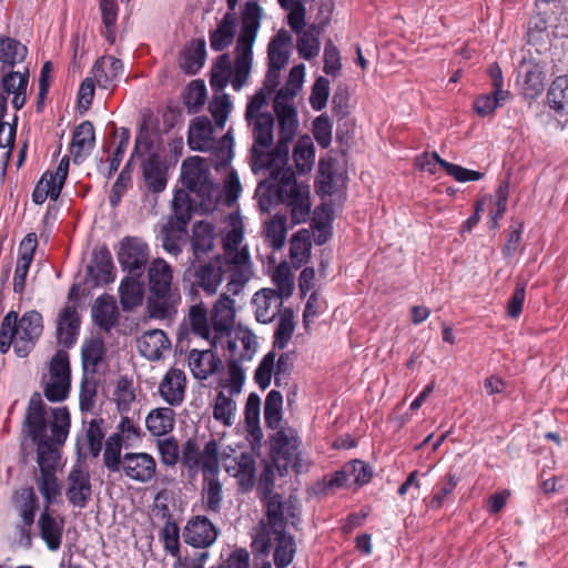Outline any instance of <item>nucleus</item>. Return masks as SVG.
Masks as SVG:
<instances>
[{
	"mask_svg": "<svg viewBox=\"0 0 568 568\" xmlns=\"http://www.w3.org/2000/svg\"><path fill=\"white\" fill-rule=\"evenodd\" d=\"M283 396L278 390H271L264 403V419L268 428L276 429L282 420Z\"/></svg>",
	"mask_w": 568,
	"mask_h": 568,
	"instance_id": "864d4df0",
	"label": "nucleus"
},
{
	"mask_svg": "<svg viewBox=\"0 0 568 568\" xmlns=\"http://www.w3.org/2000/svg\"><path fill=\"white\" fill-rule=\"evenodd\" d=\"M113 263L110 251L102 247L93 252V265L88 266L89 273L97 283H109L113 281Z\"/></svg>",
	"mask_w": 568,
	"mask_h": 568,
	"instance_id": "ea45409f",
	"label": "nucleus"
},
{
	"mask_svg": "<svg viewBox=\"0 0 568 568\" xmlns=\"http://www.w3.org/2000/svg\"><path fill=\"white\" fill-rule=\"evenodd\" d=\"M295 329L294 312L291 308H284L280 313L277 325L274 333L273 349H284L291 341Z\"/></svg>",
	"mask_w": 568,
	"mask_h": 568,
	"instance_id": "a18cd8bd",
	"label": "nucleus"
},
{
	"mask_svg": "<svg viewBox=\"0 0 568 568\" xmlns=\"http://www.w3.org/2000/svg\"><path fill=\"white\" fill-rule=\"evenodd\" d=\"M40 393L34 392L28 403L22 423V435L37 445L38 470L34 473L37 488L43 498V508L38 519L39 535L51 551L60 549L63 538L64 519L53 516L51 506L61 496L58 478L60 465L59 445L67 440L71 427L70 412L65 406L48 409Z\"/></svg>",
	"mask_w": 568,
	"mask_h": 568,
	"instance_id": "f257e3e1",
	"label": "nucleus"
},
{
	"mask_svg": "<svg viewBox=\"0 0 568 568\" xmlns=\"http://www.w3.org/2000/svg\"><path fill=\"white\" fill-rule=\"evenodd\" d=\"M268 104L264 98L252 95L246 104L244 119L252 134L253 144L251 148L252 169L257 172L263 166L275 163L276 165H286L275 158L274 145V124L275 119L272 113L265 109Z\"/></svg>",
	"mask_w": 568,
	"mask_h": 568,
	"instance_id": "20e7f679",
	"label": "nucleus"
},
{
	"mask_svg": "<svg viewBox=\"0 0 568 568\" xmlns=\"http://www.w3.org/2000/svg\"><path fill=\"white\" fill-rule=\"evenodd\" d=\"M175 424V413L170 407L152 409L145 419L148 430L153 436H163L172 432Z\"/></svg>",
	"mask_w": 568,
	"mask_h": 568,
	"instance_id": "f704fd0d",
	"label": "nucleus"
},
{
	"mask_svg": "<svg viewBox=\"0 0 568 568\" xmlns=\"http://www.w3.org/2000/svg\"><path fill=\"white\" fill-rule=\"evenodd\" d=\"M236 21L235 13L226 12L216 29L210 32V45L213 51L221 52L233 43L236 34Z\"/></svg>",
	"mask_w": 568,
	"mask_h": 568,
	"instance_id": "c756f323",
	"label": "nucleus"
},
{
	"mask_svg": "<svg viewBox=\"0 0 568 568\" xmlns=\"http://www.w3.org/2000/svg\"><path fill=\"white\" fill-rule=\"evenodd\" d=\"M286 232V217L284 215H275L265 224V237L274 250L283 247Z\"/></svg>",
	"mask_w": 568,
	"mask_h": 568,
	"instance_id": "4d7b16f0",
	"label": "nucleus"
},
{
	"mask_svg": "<svg viewBox=\"0 0 568 568\" xmlns=\"http://www.w3.org/2000/svg\"><path fill=\"white\" fill-rule=\"evenodd\" d=\"M28 54L27 47L19 40L0 34V62L8 67H14L24 61Z\"/></svg>",
	"mask_w": 568,
	"mask_h": 568,
	"instance_id": "4c0bfd02",
	"label": "nucleus"
},
{
	"mask_svg": "<svg viewBox=\"0 0 568 568\" xmlns=\"http://www.w3.org/2000/svg\"><path fill=\"white\" fill-rule=\"evenodd\" d=\"M119 294L123 311H132L140 306L144 297V285L141 277L129 274L121 281Z\"/></svg>",
	"mask_w": 568,
	"mask_h": 568,
	"instance_id": "7c9ffc66",
	"label": "nucleus"
},
{
	"mask_svg": "<svg viewBox=\"0 0 568 568\" xmlns=\"http://www.w3.org/2000/svg\"><path fill=\"white\" fill-rule=\"evenodd\" d=\"M123 69V62L120 59L104 55L95 61L91 72L101 89L112 90L120 81Z\"/></svg>",
	"mask_w": 568,
	"mask_h": 568,
	"instance_id": "5701e85b",
	"label": "nucleus"
},
{
	"mask_svg": "<svg viewBox=\"0 0 568 568\" xmlns=\"http://www.w3.org/2000/svg\"><path fill=\"white\" fill-rule=\"evenodd\" d=\"M80 329V316L72 305L64 306L59 313L57 321L58 344L65 348H71L75 342Z\"/></svg>",
	"mask_w": 568,
	"mask_h": 568,
	"instance_id": "b1692460",
	"label": "nucleus"
},
{
	"mask_svg": "<svg viewBox=\"0 0 568 568\" xmlns=\"http://www.w3.org/2000/svg\"><path fill=\"white\" fill-rule=\"evenodd\" d=\"M95 144V132L91 121H83L73 131L70 152L74 163H81L90 155Z\"/></svg>",
	"mask_w": 568,
	"mask_h": 568,
	"instance_id": "bb28decb",
	"label": "nucleus"
},
{
	"mask_svg": "<svg viewBox=\"0 0 568 568\" xmlns=\"http://www.w3.org/2000/svg\"><path fill=\"white\" fill-rule=\"evenodd\" d=\"M264 10L257 1H247L241 11V30L236 40L235 60L232 64L229 53L221 54L211 70L210 84L223 90L229 83L241 91L247 83L253 61V45L261 27Z\"/></svg>",
	"mask_w": 568,
	"mask_h": 568,
	"instance_id": "f03ea898",
	"label": "nucleus"
},
{
	"mask_svg": "<svg viewBox=\"0 0 568 568\" xmlns=\"http://www.w3.org/2000/svg\"><path fill=\"white\" fill-rule=\"evenodd\" d=\"M136 344L140 354L150 361L160 359L163 351L171 346L170 339L162 329L144 332L138 338Z\"/></svg>",
	"mask_w": 568,
	"mask_h": 568,
	"instance_id": "cd10ccee",
	"label": "nucleus"
},
{
	"mask_svg": "<svg viewBox=\"0 0 568 568\" xmlns=\"http://www.w3.org/2000/svg\"><path fill=\"white\" fill-rule=\"evenodd\" d=\"M100 10L104 24L102 36L110 44H113L116 38L118 4L114 0H101Z\"/></svg>",
	"mask_w": 568,
	"mask_h": 568,
	"instance_id": "8fccbe9b",
	"label": "nucleus"
},
{
	"mask_svg": "<svg viewBox=\"0 0 568 568\" xmlns=\"http://www.w3.org/2000/svg\"><path fill=\"white\" fill-rule=\"evenodd\" d=\"M227 348L231 353V358L227 364L231 393L237 394L241 392L242 385L244 383L245 373H244L243 367L241 366L242 361H240L236 357V351H237L236 342L227 341Z\"/></svg>",
	"mask_w": 568,
	"mask_h": 568,
	"instance_id": "13d9d810",
	"label": "nucleus"
},
{
	"mask_svg": "<svg viewBox=\"0 0 568 568\" xmlns=\"http://www.w3.org/2000/svg\"><path fill=\"white\" fill-rule=\"evenodd\" d=\"M227 341L236 342V357L240 361H251L256 353V336L248 329L239 328L235 332L234 339L229 338Z\"/></svg>",
	"mask_w": 568,
	"mask_h": 568,
	"instance_id": "6e6d98bb",
	"label": "nucleus"
},
{
	"mask_svg": "<svg viewBox=\"0 0 568 568\" xmlns=\"http://www.w3.org/2000/svg\"><path fill=\"white\" fill-rule=\"evenodd\" d=\"M518 78L523 94L526 98L534 99L545 89V77L538 64L526 63L521 65Z\"/></svg>",
	"mask_w": 568,
	"mask_h": 568,
	"instance_id": "72a5a7b5",
	"label": "nucleus"
},
{
	"mask_svg": "<svg viewBox=\"0 0 568 568\" xmlns=\"http://www.w3.org/2000/svg\"><path fill=\"white\" fill-rule=\"evenodd\" d=\"M205 57V40L194 39L184 49L180 65L186 73L195 74L203 67Z\"/></svg>",
	"mask_w": 568,
	"mask_h": 568,
	"instance_id": "c9c22d12",
	"label": "nucleus"
},
{
	"mask_svg": "<svg viewBox=\"0 0 568 568\" xmlns=\"http://www.w3.org/2000/svg\"><path fill=\"white\" fill-rule=\"evenodd\" d=\"M234 304V300L227 294H222L215 302L211 314L212 347H216L222 338L230 336L235 318Z\"/></svg>",
	"mask_w": 568,
	"mask_h": 568,
	"instance_id": "2eb2a0df",
	"label": "nucleus"
},
{
	"mask_svg": "<svg viewBox=\"0 0 568 568\" xmlns=\"http://www.w3.org/2000/svg\"><path fill=\"white\" fill-rule=\"evenodd\" d=\"M225 272H230L223 257H216L209 263L200 265L194 271L195 285L209 295L216 293L223 281Z\"/></svg>",
	"mask_w": 568,
	"mask_h": 568,
	"instance_id": "a211bd4d",
	"label": "nucleus"
},
{
	"mask_svg": "<svg viewBox=\"0 0 568 568\" xmlns=\"http://www.w3.org/2000/svg\"><path fill=\"white\" fill-rule=\"evenodd\" d=\"M225 471L236 479L242 493L251 491L256 484V463L251 452H236L229 447L222 452Z\"/></svg>",
	"mask_w": 568,
	"mask_h": 568,
	"instance_id": "9d476101",
	"label": "nucleus"
},
{
	"mask_svg": "<svg viewBox=\"0 0 568 568\" xmlns=\"http://www.w3.org/2000/svg\"><path fill=\"white\" fill-rule=\"evenodd\" d=\"M172 207L173 215L168 223H173L175 226L186 230V225L192 217V204L189 194L183 191H178L174 194Z\"/></svg>",
	"mask_w": 568,
	"mask_h": 568,
	"instance_id": "de8ad7c7",
	"label": "nucleus"
},
{
	"mask_svg": "<svg viewBox=\"0 0 568 568\" xmlns=\"http://www.w3.org/2000/svg\"><path fill=\"white\" fill-rule=\"evenodd\" d=\"M294 357L291 353H282L276 361L275 351H270L258 364L254 379L256 384L265 389L270 386L274 375V384L277 387L287 386L288 378L293 371Z\"/></svg>",
	"mask_w": 568,
	"mask_h": 568,
	"instance_id": "f8f14e48",
	"label": "nucleus"
},
{
	"mask_svg": "<svg viewBox=\"0 0 568 568\" xmlns=\"http://www.w3.org/2000/svg\"><path fill=\"white\" fill-rule=\"evenodd\" d=\"M118 307L110 295L98 297L92 306L94 323L103 331L110 332L118 321Z\"/></svg>",
	"mask_w": 568,
	"mask_h": 568,
	"instance_id": "2f4dec72",
	"label": "nucleus"
},
{
	"mask_svg": "<svg viewBox=\"0 0 568 568\" xmlns=\"http://www.w3.org/2000/svg\"><path fill=\"white\" fill-rule=\"evenodd\" d=\"M235 409V402L224 393L220 392L215 398L213 417L223 425L231 426L233 424Z\"/></svg>",
	"mask_w": 568,
	"mask_h": 568,
	"instance_id": "338daca9",
	"label": "nucleus"
},
{
	"mask_svg": "<svg viewBox=\"0 0 568 568\" xmlns=\"http://www.w3.org/2000/svg\"><path fill=\"white\" fill-rule=\"evenodd\" d=\"M160 539L164 549L172 556L179 557L180 554V528L176 523L166 520L160 531Z\"/></svg>",
	"mask_w": 568,
	"mask_h": 568,
	"instance_id": "774afa93",
	"label": "nucleus"
},
{
	"mask_svg": "<svg viewBox=\"0 0 568 568\" xmlns=\"http://www.w3.org/2000/svg\"><path fill=\"white\" fill-rule=\"evenodd\" d=\"M293 158L300 172L311 171L315 159V149L308 136L297 142L293 151Z\"/></svg>",
	"mask_w": 568,
	"mask_h": 568,
	"instance_id": "052dcab7",
	"label": "nucleus"
},
{
	"mask_svg": "<svg viewBox=\"0 0 568 568\" xmlns=\"http://www.w3.org/2000/svg\"><path fill=\"white\" fill-rule=\"evenodd\" d=\"M173 270L163 258L153 260L148 267L149 296L146 308L152 318L169 320L181 303L179 287L173 285Z\"/></svg>",
	"mask_w": 568,
	"mask_h": 568,
	"instance_id": "39448f33",
	"label": "nucleus"
},
{
	"mask_svg": "<svg viewBox=\"0 0 568 568\" xmlns=\"http://www.w3.org/2000/svg\"><path fill=\"white\" fill-rule=\"evenodd\" d=\"M199 351L192 349L189 353V366L196 379H206L210 375L214 374L221 364L220 358L212 349Z\"/></svg>",
	"mask_w": 568,
	"mask_h": 568,
	"instance_id": "c85d7f7f",
	"label": "nucleus"
},
{
	"mask_svg": "<svg viewBox=\"0 0 568 568\" xmlns=\"http://www.w3.org/2000/svg\"><path fill=\"white\" fill-rule=\"evenodd\" d=\"M226 230L223 236V260L227 264L230 278L227 292L236 295L244 287L252 274V263L246 246L240 247L244 236V225L239 213H231L225 219Z\"/></svg>",
	"mask_w": 568,
	"mask_h": 568,
	"instance_id": "423d86ee",
	"label": "nucleus"
},
{
	"mask_svg": "<svg viewBox=\"0 0 568 568\" xmlns=\"http://www.w3.org/2000/svg\"><path fill=\"white\" fill-rule=\"evenodd\" d=\"M105 353L104 343L100 338H91L82 346V364L87 374L95 375L98 366L103 361Z\"/></svg>",
	"mask_w": 568,
	"mask_h": 568,
	"instance_id": "79ce46f5",
	"label": "nucleus"
},
{
	"mask_svg": "<svg viewBox=\"0 0 568 568\" xmlns=\"http://www.w3.org/2000/svg\"><path fill=\"white\" fill-rule=\"evenodd\" d=\"M295 98L275 94L273 110L278 123V140L275 144V158L280 162L287 163L290 144L293 142L298 129V115Z\"/></svg>",
	"mask_w": 568,
	"mask_h": 568,
	"instance_id": "1a4fd4ad",
	"label": "nucleus"
},
{
	"mask_svg": "<svg viewBox=\"0 0 568 568\" xmlns=\"http://www.w3.org/2000/svg\"><path fill=\"white\" fill-rule=\"evenodd\" d=\"M212 89L216 92H220V94L214 95V98L210 102L209 109L212 116L215 120L216 126L223 128L231 112L232 102L230 95L223 92L224 89L216 90L213 87Z\"/></svg>",
	"mask_w": 568,
	"mask_h": 568,
	"instance_id": "0e129e2a",
	"label": "nucleus"
},
{
	"mask_svg": "<svg viewBox=\"0 0 568 568\" xmlns=\"http://www.w3.org/2000/svg\"><path fill=\"white\" fill-rule=\"evenodd\" d=\"M114 134L116 135L119 141L116 143L114 152L109 159V172L106 175L108 179H110L118 171L131 138V132L128 128L116 129L114 126Z\"/></svg>",
	"mask_w": 568,
	"mask_h": 568,
	"instance_id": "69168bd1",
	"label": "nucleus"
},
{
	"mask_svg": "<svg viewBox=\"0 0 568 568\" xmlns=\"http://www.w3.org/2000/svg\"><path fill=\"white\" fill-rule=\"evenodd\" d=\"M118 261L129 274L141 277L149 261L148 244L141 237L125 236L120 242Z\"/></svg>",
	"mask_w": 568,
	"mask_h": 568,
	"instance_id": "4468645a",
	"label": "nucleus"
},
{
	"mask_svg": "<svg viewBox=\"0 0 568 568\" xmlns=\"http://www.w3.org/2000/svg\"><path fill=\"white\" fill-rule=\"evenodd\" d=\"M266 508V519H262L252 541V549L257 555L270 554L267 531H286L288 526L297 529L301 523V505L292 496L284 499L281 495L272 496L263 504Z\"/></svg>",
	"mask_w": 568,
	"mask_h": 568,
	"instance_id": "6e6552de",
	"label": "nucleus"
},
{
	"mask_svg": "<svg viewBox=\"0 0 568 568\" xmlns=\"http://www.w3.org/2000/svg\"><path fill=\"white\" fill-rule=\"evenodd\" d=\"M113 396L119 412H129L132 403L135 400L133 382L125 376H121L118 379Z\"/></svg>",
	"mask_w": 568,
	"mask_h": 568,
	"instance_id": "680f3d73",
	"label": "nucleus"
},
{
	"mask_svg": "<svg viewBox=\"0 0 568 568\" xmlns=\"http://www.w3.org/2000/svg\"><path fill=\"white\" fill-rule=\"evenodd\" d=\"M121 469L132 480L148 483L155 475L156 463L146 453H126L122 458Z\"/></svg>",
	"mask_w": 568,
	"mask_h": 568,
	"instance_id": "f3484780",
	"label": "nucleus"
},
{
	"mask_svg": "<svg viewBox=\"0 0 568 568\" xmlns=\"http://www.w3.org/2000/svg\"><path fill=\"white\" fill-rule=\"evenodd\" d=\"M215 231L209 222H196L192 227L191 246L194 260L207 254L214 247Z\"/></svg>",
	"mask_w": 568,
	"mask_h": 568,
	"instance_id": "473e14b6",
	"label": "nucleus"
},
{
	"mask_svg": "<svg viewBox=\"0 0 568 568\" xmlns=\"http://www.w3.org/2000/svg\"><path fill=\"white\" fill-rule=\"evenodd\" d=\"M209 170L200 158H190L182 163L183 185L195 193H207L211 189Z\"/></svg>",
	"mask_w": 568,
	"mask_h": 568,
	"instance_id": "6ab92c4d",
	"label": "nucleus"
},
{
	"mask_svg": "<svg viewBox=\"0 0 568 568\" xmlns=\"http://www.w3.org/2000/svg\"><path fill=\"white\" fill-rule=\"evenodd\" d=\"M292 42V36L286 30H280L268 44V65L283 69L288 62L287 47Z\"/></svg>",
	"mask_w": 568,
	"mask_h": 568,
	"instance_id": "e433bc0d",
	"label": "nucleus"
},
{
	"mask_svg": "<svg viewBox=\"0 0 568 568\" xmlns=\"http://www.w3.org/2000/svg\"><path fill=\"white\" fill-rule=\"evenodd\" d=\"M11 501L16 514L20 518V523L16 526L19 541L24 547H31V528L34 524L39 499L32 487H21L14 490Z\"/></svg>",
	"mask_w": 568,
	"mask_h": 568,
	"instance_id": "9b49d317",
	"label": "nucleus"
},
{
	"mask_svg": "<svg viewBox=\"0 0 568 568\" xmlns=\"http://www.w3.org/2000/svg\"><path fill=\"white\" fill-rule=\"evenodd\" d=\"M38 242L34 233L24 236L19 245V255L13 276V291L21 294L26 287V278L33 261Z\"/></svg>",
	"mask_w": 568,
	"mask_h": 568,
	"instance_id": "412c9836",
	"label": "nucleus"
},
{
	"mask_svg": "<svg viewBox=\"0 0 568 568\" xmlns=\"http://www.w3.org/2000/svg\"><path fill=\"white\" fill-rule=\"evenodd\" d=\"M186 236V230L175 226L173 223H166L161 232L162 247L166 253L178 256L182 252L180 242Z\"/></svg>",
	"mask_w": 568,
	"mask_h": 568,
	"instance_id": "603ef678",
	"label": "nucleus"
},
{
	"mask_svg": "<svg viewBox=\"0 0 568 568\" xmlns=\"http://www.w3.org/2000/svg\"><path fill=\"white\" fill-rule=\"evenodd\" d=\"M322 31V29L312 24L297 34V51L301 58L311 60L318 55L321 49L318 36Z\"/></svg>",
	"mask_w": 568,
	"mask_h": 568,
	"instance_id": "c03bdc74",
	"label": "nucleus"
},
{
	"mask_svg": "<svg viewBox=\"0 0 568 568\" xmlns=\"http://www.w3.org/2000/svg\"><path fill=\"white\" fill-rule=\"evenodd\" d=\"M144 185L148 192L158 194L168 184V168L156 153L150 154L141 164Z\"/></svg>",
	"mask_w": 568,
	"mask_h": 568,
	"instance_id": "aec40b11",
	"label": "nucleus"
},
{
	"mask_svg": "<svg viewBox=\"0 0 568 568\" xmlns=\"http://www.w3.org/2000/svg\"><path fill=\"white\" fill-rule=\"evenodd\" d=\"M222 463V452H220L219 443L215 439L209 440L202 453L199 469L206 478L216 477L220 473V464Z\"/></svg>",
	"mask_w": 568,
	"mask_h": 568,
	"instance_id": "a19ab883",
	"label": "nucleus"
},
{
	"mask_svg": "<svg viewBox=\"0 0 568 568\" xmlns=\"http://www.w3.org/2000/svg\"><path fill=\"white\" fill-rule=\"evenodd\" d=\"M273 449L281 454L287 462H292L298 454L300 440L297 433L292 429H280L272 438Z\"/></svg>",
	"mask_w": 568,
	"mask_h": 568,
	"instance_id": "58836bf2",
	"label": "nucleus"
},
{
	"mask_svg": "<svg viewBox=\"0 0 568 568\" xmlns=\"http://www.w3.org/2000/svg\"><path fill=\"white\" fill-rule=\"evenodd\" d=\"M182 536L185 544L194 548L205 549L215 542L219 530L205 516H194L187 520Z\"/></svg>",
	"mask_w": 568,
	"mask_h": 568,
	"instance_id": "dca6fc26",
	"label": "nucleus"
},
{
	"mask_svg": "<svg viewBox=\"0 0 568 568\" xmlns=\"http://www.w3.org/2000/svg\"><path fill=\"white\" fill-rule=\"evenodd\" d=\"M270 548L273 546V560L276 568H286L296 554L294 537L287 531H267Z\"/></svg>",
	"mask_w": 568,
	"mask_h": 568,
	"instance_id": "a878e982",
	"label": "nucleus"
},
{
	"mask_svg": "<svg viewBox=\"0 0 568 568\" xmlns=\"http://www.w3.org/2000/svg\"><path fill=\"white\" fill-rule=\"evenodd\" d=\"M222 484L216 477L204 478L203 503L206 510L220 513L222 506Z\"/></svg>",
	"mask_w": 568,
	"mask_h": 568,
	"instance_id": "5fc2aeb1",
	"label": "nucleus"
},
{
	"mask_svg": "<svg viewBox=\"0 0 568 568\" xmlns=\"http://www.w3.org/2000/svg\"><path fill=\"white\" fill-rule=\"evenodd\" d=\"M189 321L192 332L212 345L213 328L210 325L207 308L202 302L190 307Z\"/></svg>",
	"mask_w": 568,
	"mask_h": 568,
	"instance_id": "37998d69",
	"label": "nucleus"
},
{
	"mask_svg": "<svg viewBox=\"0 0 568 568\" xmlns=\"http://www.w3.org/2000/svg\"><path fill=\"white\" fill-rule=\"evenodd\" d=\"M548 104L551 109L559 113H568V78H556L548 92Z\"/></svg>",
	"mask_w": 568,
	"mask_h": 568,
	"instance_id": "49530a36",
	"label": "nucleus"
},
{
	"mask_svg": "<svg viewBox=\"0 0 568 568\" xmlns=\"http://www.w3.org/2000/svg\"><path fill=\"white\" fill-rule=\"evenodd\" d=\"M61 193V184H55L53 178H51V171L43 173L41 179L38 181L33 192L32 201L36 204H42L48 197L52 201H57Z\"/></svg>",
	"mask_w": 568,
	"mask_h": 568,
	"instance_id": "09e8293b",
	"label": "nucleus"
},
{
	"mask_svg": "<svg viewBox=\"0 0 568 568\" xmlns=\"http://www.w3.org/2000/svg\"><path fill=\"white\" fill-rule=\"evenodd\" d=\"M283 301L273 288H263L256 292L252 301L256 321L263 324L271 323L281 313Z\"/></svg>",
	"mask_w": 568,
	"mask_h": 568,
	"instance_id": "393cba45",
	"label": "nucleus"
},
{
	"mask_svg": "<svg viewBox=\"0 0 568 568\" xmlns=\"http://www.w3.org/2000/svg\"><path fill=\"white\" fill-rule=\"evenodd\" d=\"M547 20L541 14L534 16L528 22V42L532 45H538V52L547 49Z\"/></svg>",
	"mask_w": 568,
	"mask_h": 568,
	"instance_id": "bf43d9fd",
	"label": "nucleus"
},
{
	"mask_svg": "<svg viewBox=\"0 0 568 568\" xmlns=\"http://www.w3.org/2000/svg\"><path fill=\"white\" fill-rule=\"evenodd\" d=\"M261 170L268 171L270 176L261 181L255 191L260 209L270 212L275 205L284 204L290 209L293 224L306 222L311 213L310 186L297 182L287 164L272 163L257 171Z\"/></svg>",
	"mask_w": 568,
	"mask_h": 568,
	"instance_id": "7ed1b4c3",
	"label": "nucleus"
},
{
	"mask_svg": "<svg viewBox=\"0 0 568 568\" xmlns=\"http://www.w3.org/2000/svg\"><path fill=\"white\" fill-rule=\"evenodd\" d=\"M122 445L123 442L120 433H113L105 442L103 463L112 473L121 470L123 458L121 457Z\"/></svg>",
	"mask_w": 568,
	"mask_h": 568,
	"instance_id": "3c124183",
	"label": "nucleus"
},
{
	"mask_svg": "<svg viewBox=\"0 0 568 568\" xmlns=\"http://www.w3.org/2000/svg\"><path fill=\"white\" fill-rule=\"evenodd\" d=\"M185 373L179 368H170L159 385V394L170 406H180L185 397Z\"/></svg>",
	"mask_w": 568,
	"mask_h": 568,
	"instance_id": "4be33fe9",
	"label": "nucleus"
},
{
	"mask_svg": "<svg viewBox=\"0 0 568 568\" xmlns=\"http://www.w3.org/2000/svg\"><path fill=\"white\" fill-rule=\"evenodd\" d=\"M43 332V318L38 311L26 312L18 318L16 311L3 317L0 327V353L6 354L13 345L18 357L24 358L34 348Z\"/></svg>",
	"mask_w": 568,
	"mask_h": 568,
	"instance_id": "0eeeda50",
	"label": "nucleus"
},
{
	"mask_svg": "<svg viewBox=\"0 0 568 568\" xmlns=\"http://www.w3.org/2000/svg\"><path fill=\"white\" fill-rule=\"evenodd\" d=\"M211 123L206 118H196L190 126L189 144L193 150H203L210 139Z\"/></svg>",
	"mask_w": 568,
	"mask_h": 568,
	"instance_id": "e2e57ef3",
	"label": "nucleus"
},
{
	"mask_svg": "<svg viewBox=\"0 0 568 568\" xmlns=\"http://www.w3.org/2000/svg\"><path fill=\"white\" fill-rule=\"evenodd\" d=\"M65 497L69 504L79 509L85 508L92 498V485L88 467L75 463L65 478Z\"/></svg>",
	"mask_w": 568,
	"mask_h": 568,
	"instance_id": "ddd939ff",
	"label": "nucleus"
}]
</instances>
